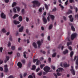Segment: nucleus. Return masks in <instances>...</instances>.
<instances>
[{
  "mask_svg": "<svg viewBox=\"0 0 78 78\" xmlns=\"http://www.w3.org/2000/svg\"><path fill=\"white\" fill-rule=\"evenodd\" d=\"M32 3H34L33 5V8L36 7V5L37 6H38V7H39L40 5H41V3L39 2V1H34L32 2Z\"/></svg>",
  "mask_w": 78,
  "mask_h": 78,
  "instance_id": "nucleus-1",
  "label": "nucleus"
},
{
  "mask_svg": "<svg viewBox=\"0 0 78 78\" xmlns=\"http://www.w3.org/2000/svg\"><path fill=\"white\" fill-rule=\"evenodd\" d=\"M44 71H45L46 73H48L50 71L49 70H50V68L48 66H45L43 68Z\"/></svg>",
  "mask_w": 78,
  "mask_h": 78,
  "instance_id": "nucleus-2",
  "label": "nucleus"
},
{
  "mask_svg": "<svg viewBox=\"0 0 78 78\" xmlns=\"http://www.w3.org/2000/svg\"><path fill=\"white\" fill-rule=\"evenodd\" d=\"M77 34L76 33H74V34L71 35V40H73L75 37H76Z\"/></svg>",
  "mask_w": 78,
  "mask_h": 78,
  "instance_id": "nucleus-3",
  "label": "nucleus"
},
{
  "mask_svg": "<svg viewBox=\"0 0 78 78\" xmlns=\"http://www.w3.org/2000/svg\"><path fill=\"white\" fill-rule=\"evenodd\" d=\"M71 72H72L73 75H75V70L73 69V67L72 66H71V69L70 70Z\"/></svg>",
  "mask_w": 78,
  "mask_h": 78,
  "instance_id": "nucleus-4",
  "label": "nucleus"
},
{
  "mask_svg": "<svg viewBox=\"0 0 78 78\" xmlns=\"http://www.w3.org/2000/svg\"><path fill=\"white\" fill-rule=\"evenodd\" d=\"M1 17L2 19H6V15L4 14V13L3 12H2L1 14Z\"/></svg>",
  "mask_w": 78,
  "mask_h": 78,
  "instance_id": "nucleus-5",
  "label": "nucleus"
},
{
  "mask_svg": "<svg viewBox=\"0 0 78 78\" xmlns=\"http://www.w3.org/2000/svg\"><path fill=\"white\" fill-rule=\"evenodd\" d=\"M68 17L70 18V21L72 22L73 21V18H72V15H71L69 16Z\"/></svg>",
  "mask_w": 78,
  "mask_h": 78,
  "instance_id": "nucleus-6",
  "label": "nucleus"
},
{
  "mask_svg": "<svg viewBox=\"0 0 78 78\" xmlns=\"http://www.w3.org/2000/svg\"><path fill=\"white\" fill-rule=\"evenodd\" d=\"M17 66L19 68H21L22 67V64L20 62H19L17 63Z\"/></svg>",
  "mask_w": 78,
  "mask_h": 78,
  "instance_id": "nucleus-7",
  "label": "nucleus"
},
{
  "mask_svg": "<svg viewBox=\"0 0 78 78\" xmlns=\"http://www.w3.org/2000/svg\"><path fill=\"white\" fill-rule=\"evenodd\" d=\"M23 26H22L19 29V32L21 33L23 31Z\"/></svg>",
  "mask_w": 78,
  "mask_h": 78,
  "instance_id": "nucleus-8",
  "label": "nucleus"
},
{
  "mask_svg": "<svg viewBox=\"0 0 78 78\" xmlns=\"http://www.w3.org/2000/svg\"><path fill=\"white\" fill-rule=\"evenodd\" d=\"M13 23L15 25H17L20 23V22H19V21H17L16 20H14V21H13Z\"/></svg>",
  "mask_w": 78,
  "mask_h": 78,
  "instance_id": "nucleus-9",
  "label": "nucleus"
},
{
  "mask_svg": "<svg viewBox=\"0 0 78 78\" xmlns=\"http://www.w3.org/2000/svg\"><path fill=\"white\" fill-rule=\"evenodd\" d=\"M43 20L44 22L45 23L47 22V19H46V18H45V17H44V16H43Z\"/></svg>",
  "mask_w": 78,
  "mask_h": 78,
  "instance_id": "nucleus-10",
  "label": "nucleus"
},
{
  "mask_svg": "<svg viewBox=\"0 0 78 78\" xmlns=\"http://www.w3.org/2000/svg\"><path fill=\"white\" fill-rule=\"evenodd\" d=\"M37 44L38 45V48H40V46H41V41H37Z\"/></svg>",
  "mask_w": 78,
  "mask_h": 78,
  "instance_id": "nucleus-11",
  "label": "nucleus"
},
{
  "mask_svg": "<svg viewBox=\"0 0 78 78\" xmlns=\"http://www.w3.org/2000/svg\"><path fill=\"white\" fill-rule=\"evenodd\" d=\"M33 47H34L35 48H37V45H36V44L35 42H34L33 43Z\"/></svg>",
  "mask_w": 78,
  "mask_h": 78,
  "instance_id": "nucleus-12",
  "label": "nucleus"
},
{
  "mask_svg": "<svg viewBox=\"0 0 78 78\" xmlns=\"http://www.w3.org/2000/svg\"><path fill=\"white\" fill-rule=\"evenodd\" d=\"M16 5H17V3L16 2H14L12 4V6L13 8V7H14V6H16Z\"/></svg>",
  "mask_w": 78,
  "mask_h": 78,
  "instance_id": "nucleus-13",
  "label": "nucleus"
},
{
  "mask_svg": "<svg viewBox=\"0 0 78 78\" xmlns=\"http://www.w3.org/2000/svg\"><path fill=\"white\" fill-rule=\"evenodd\" d=\"M18 19L20 22H21L22 21V20H23L22 16H20L18 18Z\"/></svg>",
  "mask_w": 78,
  "mask_h": 78,
  "instance_id": "nucleus-14",
  "label": "nucleus"
},
{
  "mask_svg": "<svg viewBox=\"0 0 78 78\" xmlns=\"http://www.w3.org/2000/svg\"><path fill=\"white\" fill-rule=\"evenodd\" d=\"M71 13H72V10H71L70 9H69L68 10V12H67L66 13V14H70Z\"/></svg>",
  "mask_w": 78,
  "mask_h": 78,
  "instance_id": "nucleus-15",
  "label": "nucleus"
},
{
  "mask_svg": "<svg viewBox=\"0 0 78 78\" xmlns=\"http://www.w3.org/2000/svg\"><path fill=\"white\" fill-rule=\"evenodd\" d=\"M19 15L15 14L14 15V16L13 17V19H16L17 17H19Z\"/></svg>",
  "mask_w": 78,
  "mask_h": 78,
  "instance_id": "nucleus-16",
  "label": "nucleus"
},
{
  "mask_svg": "<svg viewBox=\"0 0 78 78\" xmlns=\"http://www.w3.org/2000/svg\"><path fill=\"white\" fill-rule=\"evenodd\" d=\"M63 66L64 67H69L70 66L69 64H64Z\"/></svg>",
  "mask_w": 78,
  "mask_h": 78,
  "instance_id": "nucleus-17",
  "label": "nucleus"
},
{
  "mask_svg": "<svg viewBox=\"0 0 78 78\" xmlns=\"http://www.w3.org/2000/svg\"><path fill=\"white\" fill-rule=\"evenodd\" d=\"M58 69L59 72H62V71H64V69H63V68H58Z\"/></svg>",
  "mask_w": 78,
  "mask_h": 78,
  "instance_id": "nucleus-18",
  "label": "nucleus"
},
{
  "mask_svg": "<svg viewBox=\"0 0 78 78\" xmlns=\"http://www.w3.org/2000/svg\"><path fill=\"white\" fill-rule=\"evenodd\" d=\"M73 51H71V52H70V56L71 58L73 56Z\"/></svg>",
  "mask_w": 78,
  "mask_h": 78,
  "instance_id": "nucleus-19",
  "label": "nucleus"
},
{
  "mask_svg": "<svg viewBox=\"0 0 78 78\" xmlns=\"http://www.w3.org/2000/svg\"><path fill=\"white\" fill-rule=\"evenodd\" d=\"M68 51L67 50H66L65 51H64L63 52V54L65 55V54H66V53H68Z\"/></svg>",
  "mask_w": 78,
  "mask_h": 78,
  "instance_id": "nucleus-20",
  "label": "nucleus"
},
{
  "mask_svg": "<svg viewBox=\"0 0 78 78\" xmlns=\"http://www.w3.org/2000/svg\"><path fill=\"white\" fill-rule=\"evenodd\" d=\"M45 7L47 10H48V5L46 4H44Z\"/></svg>",
  "mask_w": 78,
  "mask_h": 78,
  "instance_id": "nucleus-21",
  "label": "nucleus"
},
{
  "mask_svg": "<svg viewBox=\"0 0 78 78\" xmlns=\"http://www.w3.org/2000/svg\"><path fill=\"white\" fill-rule=\"evenodd\" d=\"M50 16L51 18L52 19V20H53L55 19V16L52 15H51Z\"/></svg>",
  "mask_w": 78,
  "mask_h": 78,
  "instance_id": "nucleus-22",
  "label": "nucleus"
},
{
  "mask_svg": "<svg viewBox=\"0 0 78 78\" xmlns=\"http://www.w3.org/2000/svg\"><path fill=\"white\" fill-rule=\"evenodd\" d=\"M41 64V62L39 60H37L36 62V65H39Z\"/></svg>",
  "mask_w": 78,
  "mask_h": 78,
  "instance_id": "nucleus-23",
  "label": "nucleus"
},
{
  "mask_svg": "<svg viewBox=\"0 0 78 78\" xmlns=\"http://www.w3.org/2000/svg\"><path fill=\"white\" fill-rule=\"evenodd\" d=\"M44 66H45L44 64L41 65H40V67L41 69H43V67H44Z\"/></svg>",
  "mask_w": 78,
  "mask_h": 78,
  "instance_id": "nucleus-24",
  "label": "nucleus"
},
{
  "mask_svg": "<svg viewBox=\"0 0 78 78\" xmlns=\"http://www.w3.org/2000/svg\"><path fill=\"white\" fill-rule=\"evenodd\" d=\"M52 27H53V25H52V24L50 25L48 27V29L51 30V28H52Z\"/></svg>",
  "mask_w": 78,
  "mask_h": 78,
  "instance_id": "nucleus-25",
  "label": "nucleus"
},
{
  "mask_svg": "<svg viewBox=\"0 0 78 78\" xmlns=\"http://www.w3.org/2000/svg\"><path fill=\"white\" fill-rule=\"evenodd\" d=\"M72 44V42H68L67 43V45L68 47H69V45H70Z\"/></svg>",
  "mask_w": 78,
  "mask_h": 78,
  "instance_id": "nucleus-26",
  "label": "nucleus"
},
{
  "mask_svg": "<svg viewBox=\"0 0 78 78\" xmlns=\"http://www.w3.org/2000/svg\"><path fill=\"white\" fill-rule=\"evenodd\" d=\"M25 53H26V51H25L23 52V56L25 58L27 59V58L26 57V54H25Z\"/></svg>",
  "mask_w": 78,
  "mask_h": 78,
  "instance_id": "nucleus-27",
  "label": "nucleus"
},
{
  "mask_svg": "<svg viewBox=\"0 0 78 78\" xmlns=\"http://www.w3.org/2000/svg\"><path fill=\"white\" fill-rule=\"evenodd\" d=\"M71 28L73 31H75V28H74V27L73 26H71Z\"/></svg>",
  "mask_w": 78,
  "mask_h": 78,
  "instance_id": "nucleus-28",
  "label": "nucleus"
},
{
  "mask_svg": "<svg viewBox=\"0 0 78 78\" xmlns=\"http://www.w3.org/2000/svg\"><path fill=\"white\" fill-rule=\"evenodd\" d=\"M16 8L17 9V10L18 12H19L20 11V7H16Z\"/></svg>",
  "mask_w": 78,
  "mask_h": 78,
  "instance_id": "nucleus-29",
  "label": "nucleus"
},
{
  "mask_svg": "<svg viewBox=\"0 0 78 78\" xmlns=\"http://www.w3.org/2000/svg\"><path fill=\"white\" fill-rule=\"evenodd\" d=\"M2 31L3 32V33H5L6 31V30L4 28L2 29Z\"/></svg>",
  "mask_w": 78,
  "mask_h": 78,
  "instance_id": "nucleus-30",
  "label": "nucleus"
},
{
  "mask_svg": "<svg viewBox=\"0 0 78 78\" xmlns=\"http://www.w3.org/2000/svg\"><path fill=\"white\" fill-rule=\"evenodd\" d=\"M32 70H35L36 69V66H33L32 67Z\"/></svg>",
  "mask_w": 78,
  "mask_h": 78,
  "instance_id": "nucleus-31",
  "label": "nucleus"
},
{
  "mask_svg": "<svg viewBox=\"0 0 78 78\" xmlns=\"http://www.w3.org/2000/svg\"><path fill=\"white\" fill-rule=\"evenodd\" d=\"M56 52L54 53L53 55H52V57H53V58H54V57H55V56H56Z\"/></svg>",
  "mask_w": 78,
  "mask_h": 78,
  "instance_id": "nucleus-32",
  "label": "nucleus"
},
{
  "mask_svg": "<svg viewBox=\"0 0 78 78\" xmlns=\"http://www.w3.org/2000/svg\"><path fill=\"white\" fill-rule=\"evenodd\" d=\"M13 11L14 12H17V10H16V8H14L13 9Z\"/></svg>",
  "mask_w": 78,
  "mask_h": 78,
  "instance_id": "nucleus-33",
  "label": "nucleus"
},
{
  "mask_svg": "<svg viewBox=\"0 0 78 78\" xmlns=\"http://www.w3.org/2000/svg\"><path fill=\"white\" fill-rule=\"evenodd\" d=\"M6 58L7 61H9V56H6Z\"/></svg>",
  "mask_w": 78,
  "mask_h": 78,
  "instance_id": "nucleus-34",
  "label": "nucleus"
},
{
  "mask_svg": "<svg viewBox=\"0 0 78 78\" xmlns=\"http://www.w3.org/2000/svg\"><path fill=\"white\" fill-rule=\"evenodd\" d=\"M56 7H54V8L52 9V11L53 12H55V11H56Z\"/></svg>",
  "mask_w": 78,
  "mask_h": 78,
  "instance_id": "nucleus-35",
  "label": "nucleus"
},
{
  "mask_svg": "<svg viewBox=\"0 0 78 78\" xmlns=\"http://www.w3.org/2000/svg\"><path fill=\"white\" fill-rule=\"evenodd\" d=\"M59 6H60L61 8L62 9H64V7L62 6V5H61V4H59Z\"/></svg>",
  "mask_w": 78,
  "mask_h": 78,
  "instance_id": "nucleus-36",
  "label": "nucleus"
},
{
  "mask_svg": "<svg viewBox=\"0 0 78 78\" xmlns=\"http://www.w3.org/2000/svg\"><path fill=\"white\" fill-rule=\"evenodd\" d=\"M4 70H5L4 71L5 72H8V69H7V68H5Z\"/></svg>",
  "mask_w": 78,
  "mask_h": 78,
  "instance_id": "nucleus-37",
  "label": "nucleus"
},
{
  "mask_svg": "<svg viewBox=\"0 0 78 78\" xmlns=\"http://www.w3.org/2000/svg\"><path fill=\"white\" fill-rule=\"evenodd\" d=\"M0 51L1 53H2V51H3V47H1L0 48Z\"/></svg>",
  "mask_w": 78,
  "mask_h": 78,
  "instance_id": "nucleus-38",
  "label": "nucleus"
},
{
  "mask_svg": "<svg viewBox=\"0 0 78 78\" xmlns=\"http://www.w3.org/2000/svg\"><path fill=\"white\" fill-rule=\"evenodd\" d=\"M40 51L41 53H43V54H45V51H42V50H40Z\"/></svg>",
  "mask_w": 78,
  "mask_h": 78,
  "instance_id": "nucleus-39",
  "label": "nucleus"
},
{
  "mask_svg": "<svg viewBox=\"0 0 78 78\" xmlns=\"http://www.w3.org/2000/svg\"><path fill=\"white\" fill-rule=\"evenodd\" d=\"M61 73H59L58 72L57 73V76H61Z\"/></svg>",
  "mask_w": 78,
  "mask_h": 78,
  "instance_id": "nucleus-40",
  "label": "nucleus"
},
{
  "mask_svg": "<svg viewBox=\"0 0 78 78\" xmlns=\"http://www.w3.org/2000/svg\"><path fill=\"white\" fill-rule=\"evenodd\" d=\"M21 62H22V63H23V64H25L26 62L25 60L24 59L22 60H21Z\"/></svg>",
  "mask_w": 78,
  "mask_h": 78,
  "instance_id": "nucleus-41",
  "label": "nucleus"
},
{
  "mask_svg": "<svg viewBox=\"0 0 78 78\" xmlns=\"http://www.w3.org/2000/svg\"><path fill=\"white\" fill-rule=\"evenodd\" d=\"M9 40L10 41H12V36H11V35L10 36Z\"/></svg>",
  "mask_w": 78,
  "mask_h": 78,
  "instance_id": "nucleus-42",
  "label": "nucleus"
},
{
  "mask_svg": "<svg viewBox=\"0 0 78 78\" xmlns=\"http://www.w3.org/2000/svg\"><path fill=\"white\" fill-rule=\"evenodd\" d=\"M22 12L23 14H24V13H25V10H24V9H22Z\"/></svg>",
  "mask_w": 78,
  "mask_h": 78,
  "instance_id": "nucleus-43",
  "label": "nucleus"
},
{
  "mask_svg": "<svg viewBox=\"0 0 78 78\" xmlns=\"http://www.w3.org/2000/svg\"><path fill=\"white\" fill-rule=\"evenodd\" d=\"M68 2H69V1L67 0L65 3V5H67V4H68Z\"/></svg>",
  "mask_w": 78,
  "mask_h": 78,
  "instance_id": "nucleus-44",
  "label": "nucleus"
},
{
  "mask_svg": "<svg viewBox=\"0 0 78 78\" xmlns=\"http://www.w3.org/2000/svg\"><path fill=\"white\" fill-rule=\"evenodd\" d=\"M70 3H73L74 2V0H69Z\"/></svg>",
  "mask_w": 78,
  "mask_h": 78,
  "instance_id": "nucleus-45",
  "label": "nucleus"
},
{
  "mask_svg": "<svg viewBox=\"0 0 78 78\" xmlns=\"http://www.w3.org/2000/svg\"><path fill=\"white\" fill-rule=\"evenodd\" d=\"M53 1H54L53 2L54 5H56V0H53Z\"/></svg>",
  "mask_w": 78,
  "mask_h": 78,
  "instance_id": "nucleus-46",
  "label": "nucleus"
},
{
  "mask_svg": "<svg viewBox=\"0 0 78 78\" xmlns=\"http://www.w3.org/2000/svg\"><path fill=\"white\" fill-rule=\"evenodd\" d=\"M51 58H49L48 59V61L50 63L51 62Z\"/></svg>",
  "mask_w": 78,
  "mask_h": 78,
  "instance_id": "nucleus-47",
  "label": "nucleus"
},
{
  "mask_svg": "<svg viewBox=\"0 0 78 78\" xmlns=\"http://www.w3.org/2000/svg\"><path fill=\"white\" fill-rule=\"evenodd\" d=\"M36 70L37 72H39V71L40 70V68H38V69H36Z\"/></svg>",
  "mask_w": 78,
  "mask_h": 78,
  "instance_id": "nucleus-48",
  "label": "nucleus"
},
{
  "mask_svg": "<svg viewBox=\"0 0 78 78\" xmlns=\"http://www.w3.org/2000/svg\"><path fill=\"white\" fill-rule=\"evenodd\" d=\"M31 62H29V63L28 64V67H30V66H31Z\"/></svg>",
  "mask_w": 78,
  "mask_h": 78,
  "instance_id": "nucleus-49",
  "label": "nucleus"
},
{
  "mask_svg": "<svg viewBox=\"0 0 78 78\" xmlns=\"http://www.w3.org/2000/svg\"><path fill=\"white\" fill-rule=\"evenodd\" d=\"M53 74L54 75L55 77V78H58V76H57V75H56V73H54Z\"/></svg>",
  "mask_w": 78,
  "mask_h": 78,
  "instance_id": "nucleus-50",
  "label": "nucleus"
},
{
  "mask_svg": "<svg viewBox=\"0 0 78 78\" xmlns=\"http://www.w3.org/2000/svg\"><path fill=\"white\" fill-rule=\"evenodd\" d=\"M11 49L13 50H15V46H12L11 47Z\"/></svg>",
  "mask_w": 78,
  "mask_h": 78,
  "instance_id": "nucleus-51",
  "label": "nucleus"
},
{
  "mask_svg": "<svg viewBox=\"0 0 78 78\" xmlns=\"http://www.w3.org/2000/svg\"><path fill=\"white\" fill-rule=\"evenodd\" d=\"M48 40L49 41H50V35H49L48 37Z\"/></svg>",
  "mask_w": 78,
  "mask_h": 78,
  "instance_id": "nucleus-52",
  "label": "nucleus"
},
{
  "mask_svg": "<svg viewBox=\"0 0 78 78\" xmlns=\"http://www.w3.org/2000/svg\"><path fill=\"white\" fill-rule=\"evenodd\" d=\"M38 60V59H35L33 60V62H36Z\"/></svg>",
  "mask_w": 78,
  "mask_h": 78,
  "instance_id": "nucleus-53",
  "label": "nucleus"
},
{
  "mask_svg": "<svg viewBox=\"0 0 78 78\" xmlns=\"http://www.w3.org/2000/svg\"><path fill=\"white\" fill-rule=\"evenodd\" d=\"M11 42H10V41L9 42V43L8 44V47H9L10 46H11Z\"/></svg>",
  "mask_w": 78,
  "mask_h": 78,
  "instance_id": "nucleus-54",
  "label": "nucleus"
},
{
  "mask_svg": "<svg viewBox=\"0 0 78 78\" xmlns=\"http://www.w3.org/2000/svg\"><path fill=\"white\" fill-rule=\"evenodd\" d=\"M74 9H75L76 10V12H78V8H75L74 7Z\"/></svg>",
  "mask_w": 78,
  "mask_h": 78,
  "instance_id": "nucleus-55",
  "label": "nucleus"
},
{
  "mask_svg": "<svg viewBox=\"0 0 78 78\" xmlns=\"http://www.w3.org/2000/svg\"><path fill=\"white\" fill-rule=\"evenodd\" d=\"M26 21H27V22H28V21H29V19L27 17L26 18Z\"/></svg>",
  "mask_w": 78,
  "mask_h": 78,
  "instance_id": "nucleus-56",
  "label": "nucleus"
},
{
  "mask_svg": "<svg viewBox=\"0 0 78 78\" xmlns=\"http://www.w3.org/2000/svg\"><path fill=\"white\" fill-rule=\"evenodd\" d=\"M2 63H3V60H0V65L2 64Z\"/></svg>",
  "mask_w": 78,
  "mask_h": 78,
  "instance_id": "nucleus-57",
  "label": "nucleus"
},
{
  "mask_svg": "<svg viewBox=\"0 0 78 78\" xmlns=\"http://www.w3.org/2000/svg\"><path fill=\"white\" fill-rule=\"evenodd\" d=\"M42 72H41L38 73V75L39 76H41V75H42Z\"/></svg>",
  "mask_w": 78,
  "mask_h": 78,
  "instance_id": "nucleus-58",
  "label": "nucleus"
},
{
  "mask_svg": "<svg viewBox=\"0 0 78 78\" xmlns=\"http://www.w3.org/2000/svg\"><path fill=\"white\" fill-rule=\"evenodd\" d=\"M17 56H18V57H19V56H20V53H17Z\"/></svg>",
  "mask_w": 78,
  "mask_h": 78,
  "instance_id": "nucleus-59",
  "label": "nucleus"
},
{
  "mask_svg": "<svg viewBox=\"0 0 78 78\" xmlns=\"http://www.w3.org/2000/svg\"><path fill=\"white\" fill-rule=\"evenodd\" d=\"M39 12H42V8H40L39 9Z\"/></svg>",
  "mask_w": 78,
  "mask_h": 78,
  "instance_id": "nucleus-60",
  "label": "nucleus"
},
{
  "mask_svg": "<svg viewBox=\"0 0 78 78\" xmlns=\"http://www.w3.org/2000/svg\"><path fill=\"white\" fill-rule=\"evenodd\" d=\"M8 53L9 55H11V54H12V51H11L10 52H8Z\"/></svg>",
  "mask_w": 78,
  "mask_h": 78,
  "instance_id": "nucleus-61",
  "label": "nucleus"
},
{
  "mask_svg": "<svg viewBox=\"0 0 78 78\" xmlns=\"http://www.w3.org/2000/svg\"><path fill=\"white\" fill-rule=\"evenodd\" d=\"M69 48L71 51H72V48L71 46H69Z\"/></svg>",
  "mask_w": 78,
  "mask_h": 78,
  "instance_id": "nucleus-62",
  "label": "nucleus"
},
{
  "mask_svg": "<svg viewBox=\"0 0 78 78\" xmlns=\"http://www.w3.org/2000/svg\"><path fill=\"white\" fill-rule=\"evenodd\" d=\"M28 78H33V76L31 75H30L29 76Z\"/></svg>",
  "mask_w": 78,
  "mask_h": 78,
  "instance_id": "nucleus-63",
  "label": "nucleus"
},
{
  "mask_svg": "<svg viewBox=\"0 0 78 78\" xmlns=\"http://www.w3.org/2000/svg\"><path fill=\"white\" fill-rule=\"evenodd\" d=\"M9 78H13V76H10L9 77Z\"/></svg>",
  "mask_w": 78,
  "mask_h": 78,
  "instance_id": "nucleus-64",
  "label": "nucleus"
}]
</instances>
